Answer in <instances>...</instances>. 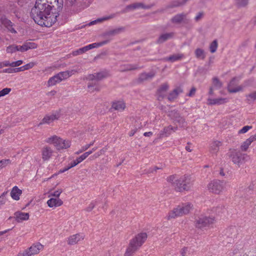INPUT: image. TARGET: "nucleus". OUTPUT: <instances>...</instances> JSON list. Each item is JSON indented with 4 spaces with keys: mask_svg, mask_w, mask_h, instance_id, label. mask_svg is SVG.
Returning <instances> with one entry per match:
<instances>
[{
    "mask_svg": "<svg viewBox=\"0 0 256 256\" xmlns=\"http://www.w3.org/2000/svg\"><path fill=\"white\" fill-rule=\"evenodd\" d=\"M192 208L193 205L190 202L178 205L168 212L167 216V219L170 220V219L176 218L178 217L182 216H183L189 214Z\"/></svg>",
    "mask_w": 256,
    "mask_h": 256,
    "instance_id": "3",
    "label": "nucleus"
},
{
    "mask_svg": "<svg viewBox=\"0 0 256 256\" xmlns=\"http://www.w3.org/2000/svg\"><path fill=\"white\" fill-rule=\"evenodd\" d=\"M73 168V167H72V164H70H70H69V165H68L67 167H66V168H62V169H60V170L58 171V174H59L63 173V172H65L67 171L69 169H70V168Z\"/></svg>",
    "mask_w": 256,
    "mask_h": 256,
    "instance_id": "61",
    "label": "nucleus"
},
{
    "mask_svg": "<svg viewBox=\"0 0 256 256\" xmlns=\"http://www.w3.org/2000/svg\"><path fill=\"white\" fill-rule=\"evenodd\" d=\"M122 72L136 70L143 68V66H139L138 64H127L121 66Z\"/></svg>",
    "mask_w": 256,
    "mask_h": 256,
    "instance_id": "24",
    "label": "nucleus"
},
{
    "mask_svg": "<svg viewBox=\"0 0 256 256\" xmlns=\"http://www.w3.org/2000/svg\"><path fill=\"white\" fill-rule=\"evenodd\" d=\"M183 56L184 55L182 54H174L166 58V60L173 62H174L180 60L182 58H183Z\"/></svg>",
    "mask_w": 256,
    "mask_h": 256,
    "instance_id": "37",
    "label": "nucleus"
},
{
    "mask_svg": "<svg viewBox=\"0 0 256 256\" xmlns=\"http://www.w3.org/2000/svg\"><path fill=\"white\" fill-rule=\"evenodd\" d=\"M235 199L238 200L239 202H244L246 200H248L249 198L244 192H237L235 196Z\"/></svg>",
    "mask_w": 256,
    "mask_h": 256,
    "instance_id": "32",
    "label": "nucleus"
},
{
    "mask_svg": "<svg viewBox=\"0 0 256 256\" xmlns=\"http://www.w3.org/2000/svg\"><path fill=\"white\" fill-rule=\"evenodd\" d=\"M194 54L197 58L204 60L205 58L204 50L202 48H196L195 50Z\"/></svg>",
    "mask_w": 256,
    "mask_h": 256,
    "instance_id": "40",
    "label": "nucleus"
},
{
    "mask_svg": "<svg viewBox=\"0 0 256 256\" xmlns=\"http://www.w3.org/2000/svg\"><path fill=\"white\" fill-rule=\"evenodd\" d=\"M17 256H30V254L28 252V250H26L23 252L18 253Z\"/></svg>",
    "mask_w": 256,
    "mask_h": 256,
    "instance_id": "64",
    "label": "nucleus"
},
{
    "mask_svg": "<svg viewBox=\"0 0 256 256\" xmlns=\"http://www.w3.org/2000/svg\"><path fill=\"white\" fill-rule=\"evenodd\" d=\"M172 132V126H168L167 127H165L160 132V137L168 136H170Z\"/></svg>",
    "mask_w": 256,
    "mask_h": 256,
    "instance_id": "39",
    "label": "nucleus"
},
{
    "mask_svg": "<svg viewBox=\"0 0 256 256\" xmlns=\"http://www.w3.org/2000/svg\"><path fill=\"white\" fill-rule=\"evenodd\" d=\"M60 112L59 111H56L50 115L46 116L42 120L39 125L44 124H50L54 120H58L60 118Z\"/></svg>",
    "mask_w": 256,
    "mask_h": 256,
    "instance_id": "11",
    "label": "nucleus"
},
{
    "mask_svg": "<svg viewBox=\"0 0 256 256\" xmlns=\"http://www.w3.org/2000/svg\"><path fill=\"white\" fill-rule=\"evenodd\" d=\"M60 78L58 74L51 77L48 80V86H52L56 85L58 83L61 82Z\"/></svg>",
    "mask_w": 256,
    "mask_h": 256,
    "instance_id": "34",
    "label": "nucleus"
},
{
    "mask_svg": "<svg viewBox=\"0 0 256 256\" xmlns=\"http://www.w3.org/2000/svg\"><path fill=\"white\" fill-rule=\"evenodd\" d=\"M63 202L59 198H52L47 202L48 206L50 208L57 207L62 204Z\"/></svg>",
    "mask_w": 256,
    "mask_h": 256,
    "instance_id": "23",
    "label": "nucleus"
},
{
    "mask_svg": "<svg viewBox=\"0 0 256 256\" xmlns=\"http://www.w3.org/2000/svg\"><path fill=\"white\" fill-rule=\"evenodd\" d=\"M169 86L167 83L162 84L157 90L158 99L162 100L166 96Z\"/></svg>",
    "mask_w": 256,
    "mask_h": 256,
    "instance_id": "15",
    "label": "nucleus"
},
{
    "mask_svg": "<svg viewBox=\"0 0 256 256\" xmlns=\"http://www.w3.org/2000/svg\"><path fill=\"white\" fill-rule=\"evenodd\" d=\"M249 0H236V4L238 8L246 6L248 4Z\"/></svg>",
    "mask_w": 256,
    "mask_h": 256,
    "instance_id": "44",
    "label": "nucleus"
},
{
    "mask_svg": "<svg viewBox=\"0 0 256 256\" xmlns=\"http://www.w3.org/2000/svg\"><path fill=\"white\" fill-rule=\"evenodd\" d=\"M27 50L33 49L36 48V44L34 42H28L25 43Z\"/></svg>",
    "mask_w": 256,
    "mask_h": 256,
    "instance_id": "54",
    "label": "nucleus"
},
{
    "mask_svg": "<svg viewBox=\"0 0 256 256\" xmlns=\"http://www.w3.org/2000/svg\"><path fill=\"white\" fill-rule=\"evenodd\" d=\"M112 108L116 110L122 111L125 108L126 105L124 102L118 101L112 103Z\"/></svg>",
    "mask_w": 256,
    "mask_h": 256,
    "instance_id": "35",
    "label": "nucleus"
},
{
    "mask_svg": "<svg viewBox=\"0 0 256 256\" xmlns=\"http://www.w3.org/2000/svg\"><path fill=\"white\" fill-rule=\"evenodd\" d=\"M214 219L210 217L202 216L196 220V226L198 228H203L209 226L214 222Z\"/></svg>",
    "mask_w": 256,
    "mask_h": 256,
    "instance_id": "10",
    "label": "nucleus"
},
{
    "mask_svg": "<svg viewBox=\"0 0 256 256\" xmlns=\"http://www.w3.org/2000/svg\"><path fill=\"white\" fill-rule=\"evenodd\" d=\"M46 142L50 144H53L58 150L68 148L70 146V141L63 140L55 135L48 138L46 140Z\"/></svg>",
    "mask_w": 256,
    "mask_h": 256,
    "instance_id": "4",
    "label": "nucleus"
},
{
    "mask_svg": "<svg viewBox=\"0 0 256 256\" xmlns=\"http://www.w3.org/2000/svg\"><path fill=\"white\" fill-rule=\"evenodd\" d=\"M88 88L92 92L94 91H100V88L99 86L98 82H92L88 84Z\"/></svg>",
    "mask_w": 256,
    "mask_h": 256,
    "instance_id": "36",
    "label": "nucleus"
},
{
    "mask_svg": "<svg viewBox=\"0 0 256 256\" xmlns=\"http://www.w3.org/2000/svg\"><path fill=\"white\" fill-rule=\"evenodd\" d=\"M148 237L146 232L138 234L130 240L129 246L124 254V256H131L144 243Z\"/></svg>",
    "mask_w": 256,
    "mask_h": 256,
    "instance_id": "2",
    "label": "nucleus"
},
{
    "mask_svg": "<svg viewBox=\"0 0 256 256\" xmlns=\"http://www.w3.org/2000/svg\"><path fill=\"white\" fill-rule=\"evenodd\" d=\"M84 238L85 235L84 234L78 233L73 234L68 238L67 243L68 245H74L83 240Z\"/></svg>",
    "mask_w": 256,
    "mask_h": 256,
    "instance_id": "12",
    "label": "nucleus"
},
{
    "mask_svg": "<svg viewBox=\"0 0 256 256\" xmlns=\"http://www.w3.org/2000/svg\"><path fill=\"white\" fill-rule=\"evenodd\" d=\"M88 50L86 46L81 48L77 50L73 51L72 53V56H76L79 54H82Z\"/></svg>",
    "mask_w": 256,
    "mask_h": 256,
    "instance_id": "42",
    "label": "nucleus"
},
{
    "mask_svg": "<svg viewBox=\"0 0 256 256\" xmlns=\"http://www.w3.org/2000/svg\"><path fill=\"white\" fill-rule=\"evenodd\" d=\"M252 128V126H244L242 129L239 130L238 134H245L246 133L248 130Z\"/></svg>",
    "mask_w": 256,
    "mask_h": 256,
    "instance_id": "50",
    "label": "nucleus"
},
{
    "mask_svg": "<svg viewBox=\"0 0 256 256\" xmlns=\"http://www.w3.org/2000/svg\"><path fill=\"white\" fill-rule=\"evenodd\" d=\"M154 6V4H152L148 5L144 4L142 2H135L132 4L128 5L126 6V8L132 10H134L136 9L142 8L144 10H148L151 8L152 6Z\"/></svg>",
    "mask_w": 256,
    "mask_h": 256,
    "instance_id": "14",
    "label": "nucleus"
},
{
    "mask_svg": "<svg viewBox=\"0 0 256 256\" xmlns=\"http://www.w3.org/2000/svg\"><path fill=\"white\" fill-rule=\"evenodd\" d=\"M218 46V41L216 40H214L210 46V50L212 53H214L216 52Z\"/></svg>",
    "mask_w": 256,
    "mask_h": 256,
    "instance_id": "45",
    "label": "nucleus"
},
{
    "mask_svg": "<svg viewBox=\"0 0 256 256\" xmlns=\"http://www.w3.org/2000/svg\"><path fill=\"white\" fill-rule=\"evenodd\" d=\"M238 234L237 228L235 226H232L226 229V234L228 237L234 238Z\"/></svg>",
    "mask_w": 256,
    "mask_h": 256,
    "instance_id": "30",
    "label": "nucleus"
},
{
    "mask_svg": "<svg viewBox=\"0 0 256 256\" xmlns=\"http://www.w3.org/2000/svg\"><path fill=\"white\" fill-rule=\"evenodd\" d=\"M125 28L124 27H120L114 30L106 31L102 34V36L105 38L106 40L110 38L112 40V37L120 34V32L124 31Z\"/></svg>",
    "mask_w": 256,
    "mask_h": 256,
    "instance_id": "13",
    "label": "nucleus"
},
{
    "mask_svg": "<svg viewBox=\"0 0 256 256\" xmlns=\"http://www.w3.org/2000/svg\"><path fill=\"white\" fill-rule=\"evenodd\" d=\"M10 162V160H0V169L4 167L7 163Z\"/></svg>",
    "mask_w": 256,
    "mask_h": 256,
    "instance_id": "59",
    "label": "nucleus"
},
{
    "mask_svg": "<svg viewBox=\"0 0 256 256\" xmlns=\"http://www.w3.org/2000/svg\"><path fill=\"white\" fill-rule=\"evenodd\" d=\"M212 84L214 87L217 88H220L222 86V83L220 81L218 78H214L212 79Z\"/></svg>",
    "mask_w": 256,
    "mask_h": 256,
    "instance_id": "48",
    "label": "nucleus"
},
{
    "mask_svg": "<svg viewBox=\"0 0 256 256\" xmlns=\"http://www.w3.org/2000/svg\"><path fill=\"white\" fill-rule=\"evenodd\" d=\"M14 218L18 222H21L24 220H26L29 219L30 215L28 213L22 212H16L14 214Z\"/></svg>",
    "mask_w": 256,
    "mask_h": 256,
    "instance_id": "19",
    "label": "nucleus"
},
{
    "mask_svg": "<svg viewBox=\"0 0 256 256\" xmlns=\"http://www.w3.org/2000/svg\"><path fill=\"white\" fill-rule=\"evenodd\" d=\"M14 68H6L2 71V72L8 74L14 73Z\"/></svg>",
    "mask_w": 256,
    "mask_h": 256,
    "instance_id": "63",
    "label": "nucleus"
},
{
    "mask_svg": "<svg viewBox=\"0 0 256 256\" xmlns=\"http://www.w3.org/2000/svg\"><path fill=\"white\" fill-rule=\"evenodd\" d=\"M224 188V182L218 180L212 181L208 185V190L216 194H219L222 190Z\"/></svg>",
    "mask_w": 256,
    "mask_h": 256,
    "instance_id": "8",
    "label": "nucleus"
},
{
    "mask_svg": "<svg viewBox=\"0 0 256 256\" xmlns=\"http://www.w3.org/2000/svg\"><path fill=\"white\" fill-rule=\"evenodd\" d=\"M208 104L210 105L214 104H222L228 102V99L226 98H214L208 99Z\"/></svg>",
    "mask_w": 256,
    "mask_h": 256,
    "instance_id": "31",
    "label": "nucleus"
},
{
    "mask_svg": "<svg viewBox=\"0 0 256 256\" xmlns=\"http://www.w3.org/2000/svg\"><path fill=\"white\" fill-rule=\"evenodd\" d=\"M12 90L10 88H4L0 91V98L8 94Z\"/></svg>",
    "mask_w": 256,
    "mask_h": 256,
    "instance_id": "49",
    "label": "nucleus"
},
{
    "mask_svg": "<svg viewBox=\"0 0 256 256\" xmlns=\"http://www.w3.org/2000/svg\"><path fill=\"white\" fill-rule=\"evenodd\" d=\"M97 202H91L88 206L86 208V210L87 212H90L94 208L96 203Z\"/></svg>",
    "mask_w": 256,
    "mask_h": 256,
    "instance_id": "55",
    "label": "nucleus"
},
{
    "mask_svg": "<svg viewBox=\"0 0 256 256\" xmlns=\"http://www.w3.org/2000/svg\"><path fill=\"white\" fill-rule=\"evenodd\" d=\"M62 192V189H58V190H55L53 192H52L50 193V195L52 196L56 197V198H58Z\"/></svg>",
    "mask_w": 256,
    "mask_h": 256,
    "instance_id": "53",
    "label": "nucleus"
},
{
    "mask_svg": "<svg viewBox=\"0 0 256 256\" xmlns=\"http://www.w3.org/2000/svg\"><path fill=\"white\" fill-rule=\"evenodd\" d=\"M86 158L84 156L83 154L80 156V157L78 158L76 160H73L70 162V164H72V166L74 167L80 162H81L82 161H83L84 160H85Z\"/></svg>",
    "mask_w": 256,
    "mask_h": 256,
    "instance_id": "46",
    "label": "nucleus"
},
{
    "mask_svg": "<svg viewBox=\"0 0 256 256\" xmlns=\"http://www.w3.org/2000/svg\"><path fill=\"white\" fill-rule=\"evenodd\" d=\"M90 3L88 2L86 4V2L84 0H66V4L72 7L74 10H80L88 7Z\"/></svg>",
    "mask_w": 256,
    "mask_h": 256,
    "instance_id": "7",
    "label": "nucleus"
},
{
    "mask_svg": "<svg viewBox=\"0 0 256 256\" xmlns=\"http://www.w3.org/2000/svg\"><path fill=\"white\" fill-rule=\"evenodd\" d=\"M192 186V180L189 176H184L176 179L174 187L177 192L188 190Z\"/></svg>",
    "mask_w": 256,
    "mask_h": 256,
    "instance_id": "5",
    "label": "nucleus"
},
{
    "mask_svg": "<svg viewBox=\"0 0 256 256\" xmlns=\"http://www.w3.org/2000/svg\"><path fill=\"white\" fill-rule=\"evenodd\" d=\"M43 248V246L40 243H38L32 246L28 250V252L30 254V256L34 254H38L40 250Z\"/></svg>",
    "mask_w": 256,
    "mask_h": 256,
    "instance_id": "22",
    "label": "nucleus"
},
{
    "mask_svg": "<svg viewBox=\"0 0 256 256\" xmlns=\"http://www.w3.org/2000/svg\"><path fill=\"white\" fill-rule=\"evenodd\" d=\"M110 38H109L108 40H103L100 42L93 43V44H88V45L86 46H87L88 50H90L92 48H98V47L101 46L103 45L106 44H108V42H110Z\"/></svg>",
    "mask_w": 256,
    "mask_h": 256,
    "instance_id": "33",
    "label": "nucleus"
},
{
    "mask_svg": "<svg viewBox=\"0 0 256 256\" xmlns=\"http://www.w3.org/2000/svg\"><path fill=\"white\" fill-rule=\"evenodd\" d=\"M182 92L183 90L181 88H177L169 94L168 98L170 101H172L176 98L180 94L182 93Z\"/></svg>",
    "mask_w": 256,
    "mask_h": 256,
    "instance_id": "27",
    "label": "nucleus"
},
{
    "mask_svg": "<svg viewBox=\"0 0 256 256\" xmlns=\"http://www.w3.org/2000/svg\"><path fill=\"white\" fill-rule=\"evenodd\" d=\"M63 4V0H36L30 16L38 25L50 27L57 20Z\"/></svg>",
    "mask_w": 256,
    "mask_h": 256,
    "instance_id": "1",
    "label": "nucleus"
},
{
    "mask_svg": "<svg viewBox=\"0 0 256 256\" xmlns=\"http://www.w3.org/2000/svg\"><path fill=\"white\" fill-rule=\"evenodd\" d=\"M26 50H28L25 44L22 46H18V51L24 52Z\"/></svg>",
    "mask_w": 256,
    "mask_h": 256,
    "instance_id": "60",
    "label": "nucleus"
},
{
    "mask_svg": "<svg viewBox=\"0 0 256 256\" xmlns=\"http://www.w3.org/2000/svg\"><path fill=\"white\" fill-rule=\"evenodd\" d=\"M222 142L218 140H214L210 144V151L212 154H216L222 146Z\"/></svg>",
    "mask_w": 256,
    "mask_h": 256,
    "instance_id": "21",
    "label": "nucleus"
},
{
    "mask_svg": "<svg viewBox=\"0 0 256 256\" xmlns=\"http://www.w3.org/2000/svg\"><path fill=\"white\" fill-rule=\"evenodd\" d=\"M34 66V62H30L28 64H26V65L24 66V70H28L29 69L32 68H33Z\"/></svg>",
    "mask_w": 256,
    "mask_h": 256,
    "instance_id": "58",
    "label": "nucleus"
},
{
    "mask_svg": "<svg viewBox=\"0 0 256 256\" xmlns=\"http://www.w3.org/2000/svg\"><path fill=\"white\" fill-rule=\"evenodd\" d=\"M22 194V191L16 186H15L12 188L10 192V196L14 200H18L20 199V196Z\"/></svg>",
    "mask_w": 256,
    "mask_h": 256,
    "instance_id": "29",
    "label": "nucleus"
},
{
    "mask_svg": "<svg viewBox=\"0 0 256 256\" xmlns=\"http://www.w3.org/2000/svg\"><path fill=\"white\" fill-rule=\"evenodd\" d=\"M18 51V46L12 44L7 47L6 52L8 53H14Z\"/></svg>",
    "mask_w": 256,
    "mask_h": 256,
    "instance_id": "47",
    "label": "nucleus"
},
{
    "mask_svg": "<svg viewBox=\"0 0 256 256\" xmlns=\"http://www.w3.org/2000/svg\"><path fill=\"white\" fill-rule=\"evenodd\" d=\"M176 178V177L175 176H174V175L170 176L167 178V181L168 182L171 183L172 184V185L173 186H174V184L175 182H176L177 178Z\"/></svg>",
    "mask_w": 256,
    "mask_h": 256,
    "instance_id": "51",
    "label": "nucleus"
},
{
    "mask_svg": "<svg viewBox=\"0 0 256 256\" xmlns=\"http://www.w3.org/2000/svg\"><path fill=\"white\" fill-rule=\"evenodd\" d=\"M174 36V32L163 34L158 37L156 40V43L158 44H162L166 40L172 38Z\"/></svg>",
    "mask_w": 256,
    "mask_h": 256,
    "instance_id": "20",
    "label": "nucleus"
},
{
    "mask_svg": "<svg viewBox=\"0 0 256 256\" xmlns=\"http://www.w3.org/2000/svg\"><path fill=\"white\" fill-rule=\"evenodd\" d=\"M238 81L236 78H234L230 82L228 85V90L230 93H235L242 90V88L241 86L234 88V86L238 84Z\"/></svg>",
    "mask_w": 256,
    "mask_h": 256,
    "instance_id": "17",
    "label": "nucleus"
},
{
    "mask_svg": "<svg viewBox=\"0 0 256 256\" xmlns=\"http://www.w3.org/2000/svg\"><path fill=\"white\" fill-rule=\"evenodd\" d=\"M196 92V88L194 87H193L191 88L188 94H187V96H192L195 94Z\"/></svg>",
    "mask_w": 256,
    "mask_h": 256,
    "instance_id": "62",
    "label": "nucleus"
},
{
    "mask_svg": "<svg viewBox=\"0 0 256 256\" xmlns=\"http://www.w3.org/2000/svg\"><path fill=\"white\" fill-rule=\"evenodd\" d=\"M186 14L184 13L177 14L171 18V22L173 24H180L186 18Z\"/></svg>",
    "mask_w": 256,
    "mask_h": 256,
    "instance_id": "26",
    "label": "nucleus"
},
{
    "mask_svg": "<svg viewBox=\"0 0 256 256\" xmlns=\"http://www.w3.org/2000/svg\"><path fill=\"white\" fill-rule=\"evenodd\" d=\"M256 140V135L251 136L250 138L246 140L241 145L240 148L242 151H246L250 145L252 144V142Z\"/></svg>",
    "mask_w": 256,
    "mask_h": 256,
    "instance_id": "25",
    "label": "nucleus"
},
{
    "mask_svg": "<svg viewBox=\"0 0 256 256\" xmlns=\"http://www.w3.org/2000/svg\"><path fill=\"white\" fill-rule=\"evenodd\" d=\"M228 156L234 164H237L239 166L244 163L248 158V156L246 154H242L240 151L236 150H233L228 154Z\"/></svg>",
    "mask_w": 256,
    "mask_h": 256,
    "instance_id": "6",
    "label": "nucleus"
},
{
    "mask_svg": "<svg viewBox=\"0 0 256 256\" xmlns=\"http://www.w3.org/2000/svg\"><path fill=\"white\" fill-rule=\"evenodd\" d=\"M168 116L173 120L174 124L180 127H184L186 126V122L184 118L180 114L178 110H173L169 112Z\"/></svg>",
    "mask_w": 256,
    "mask_h": 256,
    "instance_id": "9",
    "label": "nucleus"
},
{
    "mask_svg": "<svg viewBox=\"0 0 256 256\" xmlns=\"http://www.w3.org/2000/svg\"><path fill=\"white\" fill-rule=\"evenodd\" d=\"M76 72H77L76 70H70L60 72L58 74L60 76L61 81H62L68 78L74 74Z\"/></svg>",
    "mask_w": 256,
    "mask_h": 256,
    "instance_id": "28",
    "label": "nucleus"
},
{
    "mask_svg": "<svg viewBox=\"0 0 256 256\" xmlns=\"http://www.w3.org/2000/svg\"><path fill=\"white\" fill-rule=\"evenodd\" d=\"M246 100L248 103L250 104L256 100V91L253 92L246 95Z\"/></svg>",
    "mask_w": 256,
    "mask_h": 256,
    "instance_id": "43",
    "label": "nucleus"
},
{
    "mask_svg": "<svg viewBox=\"0 0 256 256\" xmlns=\"http://www.w3.org/2000/svg\"><path fill=\"white\" fill-rule=\"evenodd\" d=\"M95 76L96 78V81H98L108 77V73L107 72L103 71L95 73Z\"/></svg>",
    "mask_w": 256,
    "mask_h": 256,
    "instance_id": "41",
    "label": "nucleus"
},
{
    "mask_svg": "<svg viewBox=\"0 0 256 256\" xmlns=\"http://www.w3.org/2000/svg\"><path fill=\"white\" fill-rule=\"evenodd\" d=\"M204 16V12H199L197 15L194 18V20L196 22H198L200 20H201Z\"/></svg>",
    "mask_w": 256,
    "mask_h": 256,
    "instance_id": "56",
    "label": "nucleus"
},
{
    "mask_svg": "<svg viewBox=\"0 0 256 256\" xmlns=\"http://www.w3.org/2000/svg\"><path fill=\"white\" fill-rule=\"evenodd\" d=\"M114 16H115V14H111L110 16H104V17H103L102 18H98L96 20H94L90 22L88 24V25L89 26L94 25V24H96L98 22H103L104 20H106L112 18Z\"/></svg>",
    "mask_w": 256,
    "mask_h": 256,
    "instance_id": "38",
    "label": "nucleus"
},
{
    "mask_svg": "<svg viewBox=\"0 0 256 256\" xmlns=\"http://www.w3.org/2000/svg\"><path fill=\"white\" fill-rule=\"evenodd\" d=\"M23 63L22 60H18L16 62H12V67L14 68L20 66Z\"/></svg>",
    "mask_w": 256,
    "mask_h": 256,
    "instance_id": "57",
    "label": "nucleus"
},
{
    "mask_svg": "<svg viewBox=\"0 0 256 256\" xmlns=\"http://www.w3.org/2000/svg\"><path fill=\"white\" fill-rule=\"evenodd\" d=\"M8 194V192H4L0 196V204H4L6 202V196Z\"/></svg>",
    "mask_w": 256,
    "mask_h": 256,
    "instance_id": "52",
    "label": "nucleus"
},
{
    "mask_svg": "<svg viewBox=\"0 0 256 256\" xmlns=\"http://www.w3.org/2000/svg\"><path fill=\"white\" fill-rule=\"evenodd\" d=\"M155 75L156 73L154 71H150L148 73L142 72L139 75L138 78V82L139 83H141L144 81L151 80Z\"/></svg>",
    "mask_w": 256,
    "mask_h": 256,
    "instance_id": "16",
    "label": "nucleus"
},
{
    "mask_svg": "<svg viewBox=\"0 0 256 256\" xmlns=\"http://www.w3.org/2000/svg\"><path fill=\"white\" fill-rule=\"evenodd\" d=\"M53 154V150L49 146H44L42 150V158L46 161L50 160Z\"/></svg>",
    "mask_w": 256,
    "mask_h": 256,
    "instance_id": "18",
    "label": "nucleus"
}]
</instances>
